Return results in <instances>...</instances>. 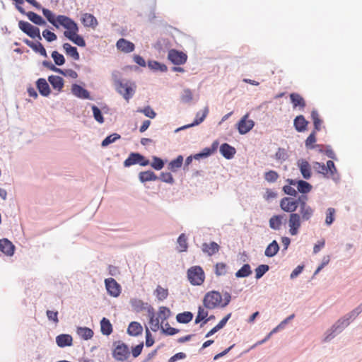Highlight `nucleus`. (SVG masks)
<instances>
[{"instance_id": "nucleus-1", "label": "nucleus", "mask_w": 362, "mask_h": 362, "mask_svg": "<svg viewBox=\"0 0 362 362\" xmlns=\"http://www.w3.org/2000/svg\"><path fill=\"white\" fill-rule=\"evenodd\" d=\"M230 300V296L226 293L223 301L221 294L215 291L207 292L203 299V304L206 308L214 309L217 307L224 308Z\"/></svg>"}, {"instance_id": "nucleus-2", "label": "nucleus", "mask_w": 362, "mask_h": 362, "mask_svg": "<svg viewBox=\"0 0 362 362\" xmlns=\"http://www.w3.org/2000/svg\"><path fill=\"white\" fill-rule=\"evenodd\" d=\"M148 315L150 317L149 324L151 329L156 332L160 329V323L162 325L170 315V310L168 308L161 306L159 308L158 316L155 317L154 310L153 308L148 309Z\"/></svg>"}, {"instance_id": "nucleus-3", "label": "nucleus", "mask_w": 362, "mask_h": 362, "mask_svg": "<svg viewBox=\"0 0 362 362\" xmlns=\"http://www.w3.org/2000/svg\"><path fill=\"white\" fill-rule=\"evenodd\" d=\"M64 28L66 30L64 35L66 37L78 46L84 47L86 45L84 39L78 35V28L77 24L72 19H71L68 23H66Z\"/></svg>"}, {"instance_id": "nucleus-4", "label": "nucleus", "mask_w": 362, "mask_h": 362, "mask_svg": "<svg viewBox=\"0 0 362 362\" xmlns=\"http://www.w3.org/2000/svg\"><path fill=\"white\" fill-rule=\"evenodd\" d=\"M114 85L116 90L129 102V99L132 98L134 94L135 86L134 84L128 81H124L119 79H115L114 81Z\"/></svg>"}, {"instance_id": "nucleus-5", "label": "nucleus", "mask_w": 362, "mask_h": 362, "mask_svg": "<svg viewBox=\"0 0 362 362\" xmlns=\"http://www.w3.org/2000/svg\"><path fill=\"white\" fill-rule=\"evenodd\" d=\"M187 278L192 285L200 286L205 280V274L200 266H193L187 270Z\"/></svg>"}, {"instance_id": "nucleus-6", "label": "nucleus", "mask_w": 362, "mask_h": 362, "mask_svg": "<svg viewBox=\"0 0 362 362\" xmlns=\"http://www.w3.org/2000/svg\"><path fill=\"white\" fill-rule=\"evenodd\" d=\"M42 11L47 21L57 28H59V26L64 28L66 23H68L71 20L70 18L64 15H59L55 17L54 13L47 8H42Z\"/></svg>"}, {"instance_id": "nucleus-7", "label": "nucleus", "mask_w": 362, "mask_h": 362, "mask_svg": "<svg viewBox=\"0 0 362 362\" xmlns=\"http://www.w3.org/2000/svg\"><path fill=\"white\" fill-rule=\"evenodd\" d=\"M299 201L300 210L298 214H300V216L302 218L303 221H308L313 216L315 209L307 204V195L303 194L301 196H299Z\"/></svg>"}, {"instance_id": "nucleus-8", "label": "nucleus", "mask_w": 362, "mask_h": 362, "mask_svg": "<svg viewBox=\"0 0 362 362\" xmlns=\"http://www.w3.org/2000/svg\"><path fill=\"white\" fill-rule=\"evenodd\" d=\"M350 324V320L346 315L339 319L334 325H332L331 329L327 331V334L325 337L324 341H328L333 339L336 333L341 332L345 327Z\"/></svg>"}, {"instance_id": "nucleus-9", "label": "nucleus", "mask_w": 362, "mask_h": 362, "mask_svg": "<svg viewBox=\"0 0 362 362\" xmlns=\"http://www.w3.org/2000/svg\"><path fill=\"white\" fill-rule=\"evenodd\" d=\"M130 355V351L127 345L118 341L114 343V349L112 351L113 357L119 361H126Z\"/></svg>"}, {"instance_id": "nucleus-10", "label": "nucleus", "mask_w": 362, "mask_h": 362, "mask_svg": "<svg viewBox=\"0 0 362 362\" xmlns=\"http://www.w3.org/2000/svg\"><path fill=\"white\" fill-rule=\"evenodd\" d=\"M18 27L29 37L32 38H37L38 40L42 39L40 33V29L37 27L31 25L30 23L24 21H20L18 22Z\"/></svg>"}, {"instance_id": "nucleus-11", "label": "nucleus", "mask_w": 362, "mask_h": 362, "mask_svg": "<svg viewBox=\"0 0 362 362\" xmlns=\"http://www.w3.org/2000/svg\"><path fill=\"white\" fill-rule=\"evenodd\" d=\"M303 221L302 218L300 216V214L297 213H292L289 214L288 224L289 228V233L291 235H296L299 229L301 227V222Z\"/></svg>"}, {"instance_id": "nucleus-12", "label": "nucleus", "mask_w": 362, "mask_h": 362, "mask_svg": "<svg viewBox=\"0 0 362 362\" xmlns=\"http://www.w3.org/2000/svg\"><path fill=\"white\" fill-rule=\"evenodd\" d=\"M300 204L299 197L295 199L292 197H284L280 201V207L285 212L295 213Z\"/></svg>"}, {"instance_id": "nucleus-13", "label": "nucleus", "mask_w": 362, "mask_h": 362, "mask_svg": "<svg viewBox=\"0 0 362 362\" xmlns=\"http://www.w3.org/2000/svg\"><path fill=\"white\" fill-rule=\"evenodd\" d=\"M136 163L140 164L141 166H146L149 164V161L139 153H132L124 162L125 167H129Z\"/></svg>"}, {"instance_id": "nucleus-14", "label": "nucleus", "mask_w": 362, "mask_h": 362, "mask_svg": "<svg viewBox=\"0 0 362 362\" xmlns=\"http://www.w3.org/2000/svg\"><path fill=\"white\" fill-rule=\"evenodd\" d=\"M168 59L175 65L184 64L187 59V55L176 49H170L168 54Z\"/></svg>"}, {"instance_id": "nucleus-15", "label": "nucleus", "mask_w": 362, "mask_h": 362, "mask_svg": "<svg viewBox=\"0 0 362 362\" xmlns=\"http://www.w3.org/2000/svg\"><path fill=\"white\" fill-rule=\"evenodd\" d=\"M105 284L109 295L113 297H118L121 293V286L113 278H108L105 280Z\"/></svg>"}, {"instance_id": "nucleus-16", "label": "nucleus", "mask_w": 362, "mask_h": 362, "mask_svg": "<svg viewBox=\"0 0 362 362\" xmlns=\"http://www.w3.org/2000/svg\"><path fill=\"white\" fill-rule=\"evenodd\" d=\"M254 122L248 119V115H245L238 123V129L240 134H245L254 127Z\"/></svg>"}, {"instance_id": "nucleus-17", "label": "nucleus", "mask_w": 362, "mask_h": 362, "mask_svg": "<svg viewBox=\"0 0 362 362\" xmlns=\"http://www.w3.org/2000/svg\"><path fill=\"white\" fill-rule=\"evenodd\" d=\"M297 165L304 179L308 180L311 177V166L306 160H298L297 162Z\"/></svg>"}, {"instance_id": "nucleus-18", "label": "nucleus", "mask_w": 362, "mask_h": 362, "mask_svg": "<svg viewBox=\"0 0 362 362\" xmlns=\"http://www.w3.org/2000/svg\"><path fill=\"white\" fill-rule=\"evenodd\" d=\"M116 47L118 50L124 53H129L134 50V44L126 39L120 38L116 43Z\"/></svg>"}, {"instance_id": "nucleus-19", "label": "nucleus", "mask_w": 362, "mask_h": 362, "mask_svg": "<svg viewBox=\"0 0 362 362\" xmlns=\"http://www.w3.org/2000/svg\"><path fill=\"white\" fill-rule=\"evenodd\" d=\"M14 245L6 238L0 240V250L8 256H11L14 253Z\"/></svg>"}, {"instance_id": "nucleus-20", "label": "nucleus", "mask_w": 362, "mask_h": 362, "mask_svg": "<svg viewBox=\"0 0 362 362\" xmlns=\"http://www.w3.org/2000/svg\"><path fill=\"white\" fill-rule=\"evenodd\" d=\"M72 93L77 98L82 99L90 98L89 92L78 84H74L71 87Z\"/></svg>"}, {"instance_id": "nucleus-21", "label": "nucleus", "mask_w": 362, "mask_h": 362, "mask_svg": "<svg viewBox=\"0 0 362 362\" xmlns=\"http://www.w3.org/2000/svg\"><path fill=\"white\" fill-rule=\"evenodd\" d=\"M82 23L86 27H90L95 28L97 27L98 23L96 18L90 13H83L81 18Z\"/></svg>"}, {"instance_id": "nucleus-22", "label": "nucleus", "mask_w": 362, "mask_h": 362, "mask_svg": "<svg viewBox=\"0 0 362 362\" xmlns=\"http://www.w3.org/2000/svg\"><path fill=\"white\" fill-rule=\"evenodd\" d=\"M24 43L33 49L35 52L40 53L42 56L47 57V52L43 45L40 42H33L28 39L23 40Z\"/></svg>"}, {"instance_id": "nucleus-23", "label": "nucleus", "mask_w": 362, "mask_h": 362, "mask_svg": "<svg viewBox=\"0 0 362 362\" xmlns=\"http://www.w3.org/2000/svg\"><path fill=\"white\" fill-rule=\"evenodd\" d=\"M219 249V245L215 242H211L210 243H204L202 247V251L209 256L216 254L218 252Z\"/></svg>"}, {"instance_id": "nucleus-24", "label": "nucleus", "mask_w": 362, "mask_h": 362, "mask_svg": "<svg viewBox=\"0 0 362 362\" xmlns=\"http://www.w3.org/2000/svg\"><path fill=\"white\" fill-rule=\"evenodd\" d=\"M220 152L226 159H231L235 154V148L229 144L225 143L220 147Z\"/></svg>"}, {"instance_id": "nucleus-25", "label": "nucleus", "mask_w": 362, "mask_h": 362, "mask_svg": "<svg viewBox=\"0 0 362 362\" xmlns=\"http://www.w3.org/2000/svg\"><path fill=\"white\" fill-rule=\"evenodd\" d=\"M48 81L52 88L60 92L64 87V80L59 76L52 75L48 77Z\"/></svg>"}, {"instance_id": "nucleus-26", "label": "nucleus", "mask_w": 362, "mask_h": 362, "mask_svg": "<svg viewBox=\"0 0 362 362\" xmlns=\"http://www.w3.org/2000/svg\"><path fill=\"white\" fill-rule=\"evenodd\" d=\"M37 88L40 93L43 96H48L50 93L49 84L45 78H39L37 82Z\"/></svg>"}, {"instance_id": "nucleus-27", "label": "nucleus", "mask_w": 362, "mask_h": 362, "mask_svg": "<svg viewBox=\"0 0 362 362\" xmlns=\"http://www.w3.org/2000/svg\"><path fill=\"white\" fill-rule=\"evenodd\" d=\"M72 341V337L69 334H63L56 337V342L59 347L71 346Z\"/></svg>"}, {"instance_id": "nucleus-28", "label": "nucleus", "mask_w": 362, "mask_h": 362, "mask_svg": "<svg viewBox=\"0 0 362 362\" xmlns=\"http://www.w3.org/2000/svg\"><path fill=\"white\" fill-rule=\"evenodd\" d=\"M308 124V121H306L303 115L297 116L293 122L296 129L299 132H304L307 128Z\"/></svg>"}, {"instance_id": "nucleus-29", "label": "nucleus", "mask_w": 362, "mask_h": 362, "mask_svg": "<svg viewBox=\"0 0 362 362\" xmlns=\"http://www.w3.org/2000/svg\"><path fill=\"white\" fill-rule=\"evenodd\" d=\"M77 334L84 340L90 339L93 336V331L86 327H78L76 329Z\"/></svg>"}, {"instance_id": "nucleus-30", "label": "nucleus", "mask_w": 362, "mask_h": 362, "mask_svg": "<svg viewBox=\"0 0 362 362\" xmlns=\"http://www.w3.org/2000/svg\"><path fill=\"white\" fill-rule=\"evenodd\" d=\"M142 326L137 322H131L127 329V332L131 336H138L142 333Z\"/></svg>"}, {"instance_id": "nucleus-31", "label": "nucleus", "mask_w": 362, "mask_h": 362, "mask_svg": "<svg viewBox=\"0 0 362 362\" xmlns=\"http://www.w3.org/2000/svg\"><path fill=\"white\" fill-rule=\"evenodd\" d=\"M290 98L293 107H300L301 108L305 107V102L303 98L298 93H293L290 94Z\"/></svg>"}, {"instance_id": "nucleus-32", "label": "nucleus", "mask_w": 362, "mask_h": 362, "mask_svg": "<svg viewBox=\"0 0 362 362\" xmlns=\"http://www.w3.org/2000/svg\"><path fill=\"white\" fill-rule=\"evenodd\" d=\"M63 48L67 55L72 57L74 60H78L80 58L79 54L76 47L71 46L69 43H64Z\"/></svg>"}, {"instance_id": "nucleus-33", "label": "nucleus", "mask_w": 362, "mask_h": 362, "mask_svg": "<svg viewBox=\"0 0 362 362\" xmlns=\"http://www.w3.org/2000/svg\"><path fill=\"white\" fill-rule=\"evenodd\" d=\"M279 246L276 240H273L266 248L264 255L268 257H272L279 252Z\"/></svg>"}, {"instance_id": "nucleus-34", "label": "nucleus", "mask_w": 362, "mask_h": 362, "mask_svg": "<svg viewBox=\"0 0 362 362\" xmlns=\"http://www.w3.org/2000/svg\"><path fill=\"white\" fill-rule=\"evenodd\" d=\"M100 329L104 335H110L112 332V326L108 319L103 317L101 320Z\"/></svg>"}, {"instance_id": "nucleus-35", "label": "nucleus", "mask_w": 362, "mask_h": 362, "mask_svg": "<svg viewBox=\"0 0 362 362\" xmlns=\"http://www.w3.org/2000/svg\"><path fill=\"white\" fill-rule=\"evenodd\" d=\"M282 215H275L269 219V226L274 230H279L282 224Z\"/></svg>"}, {"instance_id": "nucleus-36", "label": "nucleus", "mask_w": 362, "mask_h": 362, "mask_svg": "<svg viewBox=\"0 0 362 362\" xmlns=\"http://www.w3.org/2000/svg\"><path fill=\"white\" fill-rule=\"evenodd\" d=\"M139 177L140 181L142 182H145L147 181H154L158 179L156 175L153 172L150 170L141 172L139 173Z\"/></svg>"}, {"instance_id": "nucleus-37", "label": "nucleus", "mask_w": 362, "mask_h": 362, "mask_svg": "<svg viewBox=\"0 0 362 362\" xmlns=\"http://www.w3.org/2000/svg\"><path fill=\"white\" fill-rule=\"evenodd\" d=\"M312 185L306 181L298 180L297 182V189L302 194H307L312 190Z\"/></svg>"}, {"instance_id": "nucleus-38", "label": "nucleus", "mask_w": 362, "mask_h": 362, "mask_svg": "<svg viewBox=\"0 0 362 362\" xmlns=\"http://www.w3.org/2000/svg\"><path fill=\"white\" fill-rule=\"evenodd\" d=\"M313 168L317 173L322 174L325 177L329 178L327 168H326L325 164L319 162H314L313 163Z\"/></svg>"}, {"instance_id": "nucleus-39", "label": "nucleus", "mask_w": 362, "mask_h": 362, "mask_svg": "<svg viewBox=\"0 0 362 362\" xmlns=\"http://www.w3.org/2000/svg\"><path fill=\"white\" fill-rule=\"evenodd\" d=\"M193 318V314L191 312H184L179 313L176 316V320L180 323H188Z\"/></svg>"}, {"instance_id": "nucleus-40", "label": "nucleus", "mask_w": 362, "mask_h": 362, "mask_svg": "<svg viewBox=\"0 0 362 362\" xmlns=\"http://www.w3.org/2000/svg\"><path fill=\"white\" fill-rule=\"evenodd\" d=\"M187 238L185 233H182L177 238L178 251L180 252L187 251L188 248Z\"/></svg>"}, {"instance_id": "nucleus-41", "label": "nucleus", "mask_w": 362, "mask_h": 362, "mask_svg": "<svg viewBox=\"0 0 362 362\" xmlns=\"http://www.w3.org/2000/svg\"><path fill=\"white\" fill-rule=\"evenodd\" d=\"M251 274L252 270L250 266L248 264H245L235 273V276L238 278L247 277Z\"/></svg>"}, {"instance_id": "nucleus-42", "label": "nucleus", "mask_w": 362, "mask_h": 362, "mask_svg": "<svg viewBox=\"0 0 362 362\" xmlns=\"http://www.w3.org/2000/svg\"><path fill=\"white\" fill-rule=\"evenodd\" d=\"M154 293L158 300L163 301L168 296V290L161 287L160 286H158L155 290Z\"/></svg>"}, {"instance_id": "nucleus-43", "label": "nucleus", "mask_w": 362, "mask_h": 362, "mask_svg": "<svg viewBox=\"0 0 362 362\" xmlns=\"http://www.w3.org/2000/svg\"><path fill=\"white\" fill-rule=\"evenodd\" d=\"M311 117L314 124V131H315V132L320 131L322 121L320 119L318 112L315 110L312 111Z\"/></svg>"}, {"instance_id": "nucleus-44", "label": "nucleus", "mask_w": 362, "mask_h": 362, "mask_svg": "<svg viewBox=\"0 0 362 362\" xmlns=\"http://www.w3.org/2000/svg\"><path fill=\"white\" fill-rule=\"evenodd\" d=\"M216 148V146H213L212 148H205L202 152L195 154L194 156V158L198 160L202 158H206L215 151Z\"/></svg>"}, {"instance_id": "nucleus-45", "label": "nucleus", "mask_w": 362, "mask_h": 362, "mask_svg": "<svg viewBox=\"0 0 362 362\" xmlns=\"http://www.w3.org/2000/svg\"><path fill=\"white\" fill-rule=\"evenodd\" d=\"M183 163V157L182 156H178L175 159L170 161L169 163V168L171 170H176L180 168Z\"/></svg>"}, {"instance_id": "nucleus-46", "label": "nucleus", "mask_w": 362, "mask_h": 362, "mask_svg": "<svg viewBox=\"0 0 362 362\" xmlns=\"http://www.w3.org/2000/svg\"><path fill=\"white\" fill-rule=\"evenodd\" d=\"M264 179L268 182H275L279 177L277 172L274 170H269L264 173Z\"/></svg>"}, {"instance_id": "nucleus-47", "label": "nucleus", "mask_w": 362, "mask_h": 362, "mask_svg": "<svg viewBox=\"0 0 362 362\" xmlns=\"http://www.w3.org/2000/svg\"><path fill=\"white\" fill-rule=\"evenodd\" d=\"M336 211L334 208H328L326 212L325 223L330 226L334 221Z\"/></svg>"}, {"instance_id": "nucleus-48", "label": "nucleus", "mask_w": 362, "mask_h": 362, "mask_svg": "<svg viewBox=\"0 0 362 362\" xmlns=\"http://www.w3.org/2000/svg\"><path fill=\"white\" fill-rule=\"evenodd\" d=\"M120 139V135L117 134V133H114L112 134H110L108 136H107L103 141H102V146L105 147V146H108L109 144L115 142V141H117V139Z\"/></svg>"}, {"instance_id": "nucleus-49", "label": "nucleus", "mask_w": 362, "mask_h": 362, "mask_svg": "<svg viewBox=\"0 0 362 362\" xmlns=\"http://www.w3.org/2000/svg\"><path fill=\"white\" fill-rule=\"evenodd\" d=\"M52 57L55 63L58 66L63 65L65 62L64 56L59 53L57 51H53L52 53Z\"/></svg>"}, {"instance_id": "nucleus-50", "label": "nucleus", "mask_w": 362, "mask_h": 362, "mask_svg": "<svg viewBox=\"0 0 362 362\" xmlns=\"http://www.w3.org/2000/svg\"><path fill=\"white\" fill-rule=\"evenodd\" d=\"M227 272V266L225 263L220 262L215 265V274L217 276L225 275Z\"/></svg>"}, {"instance_id": "nucleus-51", "label": "nucleus", "mask_w": 362, "mask_h": 362, "mask_svg": "<svg viewBox=\"0 0 362 362\" xmlns=\"http://www.w3.org/2000/svg\"><path fill=\"white\" fill-rule=\"evenodd\" d=\"M163 332L166 335H174L179 332V329L174 327H171L168 323H166L165 326L162 325L160 326Z\"/></svg>"}, {"instance_id": "nucleus-52", "label": "nucleus", "mask_w": 362, "mask_h": 362, "mask_svg": "<svg viewBox=\"0 0 362 362\" xmlns=\"http://www.w3.org/2000/svg\"><path fill=\"white\" fill-rule=\"evenodd\" d=\"M269 267L267 264H261L255 269L256 279H260L268 270Z\"/></svg>"}, {"instance_id": "nucleus-53", "label": "nucleus", "mask_w": 362, "mask_h": 362, "mask_svg": "<svg viewBox=\"0 0 362 362\" xmlns=\"http://www.w3.org/2000/svg\"><path fill=\"white\" fill-rule=\"evenodd\" d=\"M148 66L151 69L156 71L160 70L161 71H165L167 70V66L165 64H161L156 61L148 62Z\"/></svg>"}, {"instance_id": "nucleus-54", "label": "nucleus", "mask_w": 362, "mask_h": 362, "mask_svg": "<svg viewBox=\"0 0 362 362\" xmlns=\"http://www.w3.org/2000/svg\"><path fill=\"white\" fill-rule=\"evenodd\" d=\"M326 168H327L328 177L334 178L337 173V168L334 162L332 160L327 161Z\"/></svg>"}, {"instance_id": "nucleus-55", "label": "nucleus", "mask_w": 362, "mask_h": 362, "mask_svg": "<svg viewBox=\"0 0 362 362\" xmlns=\"http://www.w3.org/2000/svg\"><path fill=\"white\" fill-rule=\"evenodd\" d=\"M92 110L95 119L99 123H103L104 118L103 117L100 110L97 106L93 105Z\"/></svg>"}, {"instance_id": "nucleus-56", "label": "nucleus", "mask_w": 362, "mask_h": 362, "mask_svg": "<svg viewBox=\"0 0 362 362\" xmlns=\"http://www.w3.org/2000/svg\"><path fill=\"white\" fill-rule=\"evenodd\" d=\"M131 305L134 310H136V312H139L145 308L144 303L141 300H132Z\"/></svg>"}, {"instance_id": "nucleus-57", "label": "nucleus", "mask_w": 362, "mask_h": 362, "mask_svg": "<svg viewBox=\"0 0 362 362\" xmlns=\"http://www.w3.org/2000/svg\"><path fill=\"white\" fill-rule=\"evenodd\" d=\"M138 112L144 113L145 116L151 119L156 116V113L150 106H146L144 109L138 110Z\"/></svg>"}, {"instance_id": "nucleus-58", "label": "nucleus", "mask_w": 362, "mask_h": 362, "mask_svg": "<svg viewBox=\"0 0 362 362\" xmlns=\"http://www.w3.org/2000/svg\"><path fill=\"white\" fill-rule=\"evenodd\" d=\"M362 312V303L354 310L346 314L347 317L351 320L355 319Z\"/></svg>"}, {"instance_id": "nucleus-59", "label": "nucleus", "mask_w": 362, "mask_h": 362, "mask_svg": "<svg viewBox=\"0 0 362 362\" xmlns=\"http://www.w3.org/2000/svg\"><path fill=\"white\" fill-rule=\"evenodd\" d=\"M362 312V303L354 310L346 314L347 317L351 320L355 319Z\"/></svg>"}, {"instance_id": "nucleus-60", "label": "nucleus", "mask_w": 362, "mask_h": 362, "mask_svg": "<svg viewBox=\"0 0 362 362\" xmlns=\"http://www.w3.org/2000/svg\"><path fill=\"white\" fill-rule=\"evenodd\" d=\"M208 315V312L205 310L203 308L199 307L197 315L195 319V323L198 324L202 320H204Z\"/></svg>"}, {"instance_id": "nucleus-61", "label": "nucleus", "mask_w": 362, "mask_h": 362, "mask_svg": "<svg viewBox=\"0 0 362 362\" xmlns=\"http://www.w3.org/2000/svg\"><path fill=\"white\" fill-rule=\"evenodd\" d=\"M316 141L315 131H313L305 140V146L313 148V144Z\"/></svg>"}, {"instance_id": "nucleus-62", "label": "nucleus", "mask_w": 362, "mask_h": 362, "mask_svg": "<svg viewBox=\"0 0 362 362\" xmlns=\"http://www.w3.org/2000/svg\"><path fill=\"white\" fill-rule=\"evenodd\" d=\"M193 98V95L189 89H185L181 96V100L183 103H189Z\"/></svg>"}, {"instance_id": "nucleus-63", "label": "nucleus", "mask_w": 362, "mask_h": 362, "mask_svg": "<svg viewBox=\"0 0 362 362\" xmlns=\"http://www.w3.org/2000/svg\"><path fill=\"white\" fill-rule=\"evenodd\" d=\"M42 36L46 39L48 42H52L57 40V35L53 32H51L49 30H45L42 31Z\"/></svg>"}, {"instance_id": "nucleus-64", "label": "nucleus", "mask_w": 362, "mask_h": 362, "mask_svg": "<svg viewBox=\"0 0 362 362\" xmlns=\"http://www.w3.org/2000/svg\"><path fill=\"white\" fill-rule=\"evenodd\" d=\"M151 166L155 170H161L163 168L164 163H163V161L160 158H159L158 157H154L153 160V162L151 163Z\"/></svg>"}]
</instances>
